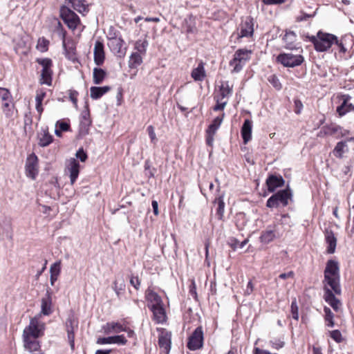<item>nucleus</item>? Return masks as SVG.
<instances>
[{"label": "nucleus", "instance_id": "1", "mask_svg": "<svg viewBox=\"0 0 354 354\" xmlns=\"http://www.w3.org/2000/svg\"><path fill=\"white\" fill-rule=\"evenodd\" d=\"M339 267L337 261L330 259L326 263L324 270V287H330L336 295H340L342 289L340 286Z\"/></svg>", "mask_w": 354, "mask_h": 354}, {"label": "nucleus", "instance_id": "2", "mask_svg": "<svg viewBox=\"0 0 354 354\" xmlns=\"http://www.w3.org/2000/svg\"><path fill=\"white\" fill-rule=\"evenodd\" d=\"M336 39L335 35L322 31H319L317 36L309 37V40L314 44L315 49L318 52H324L328 50Z\"/></svg>", "mask_w": 354, "mask_h": 354}, {"label": "nucleus", "instance_id": "3", "mask_svg": "<svg viewBox=\"0 0 354 354\" xmlns=\"http://www.w3.org/2000/svg\"><path fill=\"white\" fill-rule=\"evenodd\" d=\"M252 51L245 48L238 49L233 59L230 62V66L233 67V73L240 72L246 62L250 60Z\"/></svg>", "mask_w": 354, "mask_h": 354}, {"label": "nucleus", "instance_id": "4", "mask_svg": "<svg viewBox=\"0 0 354 354\" xmlns=\"http://www.w3.org/2000/svg\"><path fill=\"white\" fill-rule=\"evenodd\" d=\"M292 196V191L288 187L280 190L269 198L267 201V207H277L280 205L285 207L288 204Z\"/></svg>", "mask_w": 354, "mask_h": 354}, {"label": "nucleus", "instance_id": "5", "mask_svg": "<svg viewBox=\"0 0 354 354\" xmlns=\"http://www.w3.org/2000/svg\"><path fill=\"white\" fill-rule=\"evenodd\" d=\"M60 17L67 25L68 28L71 30L77 28L80 23L78 15L66 6H62L59 10Z\"/></svg>", "mask_w": 354, "mask_h": 354}, {"label": "nucleus", "instance_id": "6", "mask_svg": "<svg viewBox=\"0 0 354 354\" xmlns=\"http://www.w3.org/2000/svg\"><path fill=\"white\" fill-rule=\"evenodd\" d=\"M277 60L286 67L293 68L300 66L304 62V58L301 55L281 53L277 56Z\"/></svg>", "mask_w": 354, "mask_h": 354}, {"label": "nucleus", "instance_id": "7", "mask_svg": "<svg viewBox=\"0 0 354 354\" xmlns=\"http://www.w3.org/2000/svg\"><path fill=\"white\" fill-rule=\"evenodd\" d=\"M203 330L201 326L197 327L188 338L187 348L190 351H196L203 346Z\"/></svg>", "mask_w": 354, "mask_h": 354}, {"label": "nucleus", "instance_id": "8", "mask_svg": "<svg viewBox=\"0 0 354 354\" xmlns=\"http://www.w3.org/2000/svg\"><path fill=\"white\" fill-rule=\"evenodd\" d=\"M26 174L27 177L35 180L39 173L38 158L34 153L29 155L26 161Z\"/></svg>", "mask_w": 354, "mask_h": 354}, {"label": "nucleus", "instance_id": "9", "mask_svg": "<svg viewBox=\"0 0 354 354\" xmlns=\"http://www.w3.org/2000/svg\"><path fill=\"white\" fill-rule=\"evenodd\" d=\"M43 333L42 330L39 326L38 320L36 318H32L29 325L23 331V338L37 339Z\"/></svg>", "mask_w": 354, "mask_h": 354}, {"label": "nucleus", "instance_id": "10", "mask_svg": "<svg viewBox=\"0 0 354 354\" xmlns=\"http://www.w3.org/2000/svg\"><path fill=\"white\" fill-rule=\"evenodd\" d=\"M253 26V19L251 17H247L245 19H243L237 29V39L252 37L254 32Z\"/></svg>", "mask_w": 354, "mask_h": 354}, {"label": "nucleus", "instance_id": "11", "mask_svg": "<svg viewBox=\"0 0 354 354\" xmlns=\"http://www.w3.org/2000/svg\"><path fill=\"white\" fill-rule=\"evenodd\" d=\"M125 42L122 37H119L116 39H111L108 41V46L110 48V50L118 57L122 58L125 56L126 54V47H123Z\"/></svg>", "mask_w": 354, "mask_h": 354}, {"label": "nucleus", "instance_id": "12", "mask_svg": "<svg viewBox=\"0 0 354 354\" xmlns=\"http://www.w3.org/2000/svg\"><path fill=\"white\" fill-rule=\"evenodd\" d=\"M324 298L326 303H328L335 312H339L341 310L342 303L335 297L336 295L330 287H324Z\"/></svg>", "mask_w": 354, "mask_h": 354}, {"label": "nucleus", "instance_id": "13", "mask_svg": "<svg viewBox=\"0 0 354 354\" xmlns=\"http://www.w3.org/2000/svg\"><path fill=\"white\" fill-rule=\"evenodd\" d=\"M91 122L90 112L88 106H86V110H84L81 113V119L79 126V135L81 137H84L88 134Z\"/></svg>", "mask_w": 354, "mask_h": 354}, {"label": "nucleus", "instance_id": "14", "mask_svg": "<svg viewBox=\"0 0 354 354\" xmlns=\"http://www.w3.org/2000/svg\"><path fill=\"white\" fill-rule=\"evenodd\" d=\"M68 339L72 351L75 349V330H77L78 322L73 317H69L66 321Z\"/></svg>", "mask_w": 354, "mask_h": 354}, {"label": "nucleus", "instance_id": "15", "mask_svg": "<svg viewBox=\"0 0 354 354\" xmlns=\"http://www.w3.org/2000/svg\"><path fill=\"white\" fill-rule=\"evenodd\" d=\"M171 333L166 330H163L158 337V346L165 354H168L171 349Z\"/></svg>", "mask_w": 354, "mask_h": 354}, {"label": "nucleus", "instance_id": "16", "mask_svg": "<svg viewBox=\"0 0 354 354\" xmlns=\"http://www.w3.org/2000/svg\"><path fill=\"white\" fill-rule=\"evenodd\" d=\"M285 180L281 175L271 174L267 178V189L274 192L278 187H283Z\"/></svg>", "mask_w": 354, "mask_h": 354}, {"label": "nucleus", "instance_id": "17", "mask_svg": "<svg viewBox=\"0 0 354 354\" xmlns=\"http://www.w3.org/2000/svg\"><path fill=\"white\" fill-rule=\"evenodd\" d=\"M94 62L97 66L103 64L105 59V54L104 50V44L100 41H96L95 43L94 50Z\"/></svg>", "mask_w": 354, "mask_h": 354}, {"label": "nucleus", "instance_id": "18", "mask_svg": "<svg viewBox=\"0 0 354 354\" xmlns=\"http://www.w3.org/2000/svg\"><path fill=\"white\" fill-rule=\"evenodd\" d=\"M149 308L153 313V319L158 324H162L166 321V313L162 306V304L159 305L149 306Z\"/></svg>", "mask_w": 354, "mask_h": 354}, {"label": "nucleus", "instance_id": "19", "mask_svg": "<svg viewBox=\"0 0 354 354\" xmlns=\"http://www.w3.org/2000/svg\"><path fill=\"white\" fill-rule=\"evenodd\" d=\"M24 347L32 354H43L40 342L37 339L23 338Z\"/></svg>", "mask_w": 354, "mask_h": 354}, {"label": "nucleus", "instance_id": "20", "mask_svg": "<svg viewBox=\"0 0 354 354\" xmlns=\"http://www.w3.org/2000/svg\"><path fill=\"white\" fill-rule=\"evenodd\" d=\"M127 342V340L123 335L110 336L106 337H99L97 339V344H118L120 345H125Z\"/></svg>", "mask_w": 354, "mask_h": 354}, {"label": "nucleus", "instance_id": "21", "mask_svg": "<svg viewBox=\"0 0 354 354\" xmlns=\"http://www.w3.org/2000/svg\"><path fill=\"white\" fill-rule=\"evenodd\" d=\"M342 102L341 105L337 107V113L339 116H343L350 111H354V105L349 103L351 97L348 95H342Z\"/></svg>", "mask_w": 354, "mask_h": 354}, {"label": "nucleus", "instance_id": "22", "mask_svg": "<svg viewBox=\"0 0 354 354\" xmlns=\"http://www.w3.org/2000/svg\"><path fill=\"white\" fill-rule=\"evenodd\" d=\"M80 167V165L77 160H75V158H71L70 160L67 169L69 172V177L71 185H73L75 183L79 176Z\"/></svg>", "mask_w": 354, "mask_h": 354}, {"label": "nucleus", "instance_id": "23", "mask_svg": "<svg viewBox=\"0 0 354 354\" xmlns=\"http://www.w3.org/2000/svg\"><path fill=\"white\" fill-rule=\"evenodd\" d=\"M325 241L328 244L326 251L328 254H333L337 245V238L331 230L326 229L324 232Z\"/></svg>", "mask_w": 354, "mask_h": 354}, {"label": "nucleus", "instance_id": "24", "mask_svg": "<svg viewBox=\"0 0 354 354\" xmlns=\"http://www.w3.org/2000/svg\"><path fill=\"white\" fill-rule=\"evenodd\" d=\"M52 299L51 291L50 288L46 290V294L44 297L41 299V313L44 315H49L52 313Z\"/></svg>", "mask_w": 354, "mask_h": 354}, {"label": "nucleus", "instance_id": "25", "mask_svg": "<svg viewBox=\"0 0 354 354\" xmlns=\"http://www.w3.org/2000/svg\"><path fill=\"white\" fill-rule=\"evenodd\" d=\"M252 122L250 120H245L241 130V137L244 144H247L251 140Z\"/></svg>", "mask_w": 354, "mask_h": 354}, {"label": "nucleus", "instance_id": "26", "mask_svg": "<svg viewBox=\"0 0 354 354\" xmlns=\"http://www.w3.org/2000/svg\"><path fill=\"white\" fill-rule=\"evenodd\" d=\"M111 90L109 86H91L90 88L91 97L93 100H98L102 97L105 93Z\"/></svg>", "mask_w": 354, "mask_h": 354}, {"label": "nucleus", "instance_id": "27", "mask_svg": "<svg viewBox=\"0 0 354 354\" xmlns=\"http://www.w3.org/2000/svg\"><path fill=\"white\" fill-rule=\"evenodd\" d=\"M105 333H118L122 331H125L126 328L119 322H108L103 327Z\"/></svg>", "mask_w": 354, "mask_h": 354}, {"label": "nucleus", "instance_id": "28", "mask_svg": "<svg viewBox=\"0 0 354 354\" xmlns=\"http://www.w3.org/2000/svg\"><path fill=\"white\" fill-rule=\"evenodd\" d=\"M348 151V147L346 141H340L337 143L332 153L336 158H342L344 154Z\"/></svg>", "mask_w": 354, "mask_h": 354}, {"label": "nucleus", "instance_id": "29", "mask_svg": "<svg viewBox=\"0 0 354 354\" xmlns=\"http://www.w3.org/2000/svg\"><path fill=\"white\" fill-rule=\"evenodd\" d=\"M145 298L148 302L153 303L152 305L162 304L161 297L150 288H148L145 291Z\"/></svg>", "mask_w": 354, "mask_h": 354}, {"label": "nucleus", "instance_id": "30", "mask_svg": "<svg viewBox=\"0 0 354 354\" xmlns=\"http://www.w3.org/2000/svg\"><path fill=\"white\" fill-rule=\"evenodd\" d=\"M191 76L195 81H202L203 80L205 77V71L203 62L199 63L198 66L192 70Z\"/></svg>", "mask_w": 354, "mask_h": 354}, {"label": "nucleus", "instance_id": "31", "mask_svg": "<svg viewBox=\"0 0 354 354\" xmlns=\"http://www.w3.org/2000/svg\"><path fill=\"white\" fill-rule=\"evenodd\" d=\"M106 75V71L101 68H94L93 80L95 84H100Z\"/></svg>", "mask_w": 354, "mask_h": 354}, {"label": "nucleus", "instance_id": "32", "mask_svg": "<svg viewBox=\"0 0 354 354\" xmlns=\"http://www.w3.org/2000/svg\"><path fill=\"white\" fill-rule=\"evenodd\" d=\"M270 345L275 350H279L283 348L285 346L284 335H280L278 337H271Z\"/></svg>", "mask_w": 354, "mask_h": 354}, {"label": "nucleus", "instance_id": "33", "mask_svg": "<svg viewBox=\"0 0 354 354\" xmlns=\"http://www.w3.org/2000/svg\"><path fill=\"white\" fill-rule=\"evenodd\" d=\"M142 63V57L139 53H133L129 60V67L130 68H137Z\"/></svg>", "mask_w": 354, "mask_h": 354}, {"label": "nucleus", "instance_id": "34", "mask_svg": "<svg viewBox=\"0 0 354 354\" xmlns=\"http://www.w3.org/2000/svg\"><path fill=\"white\" fill-rule=\"evenodd\" d=\"M223 194L220 195L218 197L216 198L214 201V203L218 205L216 209V215L218 216V218L219 220H223L225 210V203L223 201Z\"/></svg>", "mask_w": 354, "mask_h": 354}, {"label": "nucleus", "instance_id": "35", "mask_svg": "<svg viewBox=\"0 0 354 354\" xmlns=\"http://www.w3.org/2000/svg\"><path fill=\"white\" fill-rule=\"evenodd\" d=\"M283 39L286 43V48L288 49H293L295 48L294 43L296 40V35L292 31L286 32L284 35Z\"/></svg>", "mask_w": 354, "mask_h": 354}, {"label": "nucleus", "instance_id": "36", "mask_svg": "<svg viewBox=\"0 0 354 354\" xmlns=\"http://www.w3.org/2000/svg\"><path fill=\"white\" fill-rule=\"evenodd\" d=\"M53 71L51 68L41 70L40 83L50 86L52 84Z\"/></svg>", "mask_w": 354, "mask_h": 354}, {"label": "nucleus", "instance_id": "37", "mask_svg": "<svg viewBox=\"0 0 354 354\" xmlns=\"http://www.w3.org/2000/svg\"><path fill=\"white\" fill-rule=\"evenodd\" d=\"M223 115L224 114H223L221 117L218 116L215 118L213 120L212 122L208 126L206 130V133L215 134L222 123Z\"/></svg>", "mask_w": 354, "mask_h": 354}, {"label": "nucleus", "instance_id": "38", "mask_svg": "<svg viewBox=\"0 0 354 354\" xmlns=\"http://www.w3.org/2000/svg\"><path fill=\"white\" fill-rule=\"evenodd\" d=\"M248 223L246 214L243 212H239L235 216V224L239 230H242Z\"/></svg>", "mask_w": 354, "mask_h": 354}, {"label": "nucleus", "instance_id": "39", "mask_svg": "<svg viewBox=\"0 0 354 354\" xmlns=\"http://www.w3.org/2000/svg\"><path fill=\"white\" fill-rule=\"evenodd\" d=\"M144 168L145 174L148 178L155 177V174L156 173L157 169L156 168L152 167L151 162L149 159H147L145 161Z\"/></svg>", "mask_w": 354, "mask_h": 354}, {"label": "nucleus", "instance_id": "40", "mask_svg": "<svg viewBox=\"0 0 354 354\" xmlns=\"http://www.w3.org/2000/svg\"><path fill=\"white\" fill-rule=\"evenodd\" d=\"M46 96V92L40 91L37 92V95L35 97L36 101V110L39 113V115H41L44 109L42 107V101Z\"/></svg>", "mask_w": 354, "mask_h": 354}, {"label": "nucleus", "instance_id": "41", "mask_svg": "<svg viewBox=\"0 0 354 354\" xmlns=\"http://www.w3.org/2000/svg\"><path fill=\"white\" fill-rule=\"evenodd\" d=\"M248 242V239L240 241L236 238H230L228 243L233 250H236L238 248L242 249Z\"/></svg>", "mask_w": 354, "mask_h": 354}, {"label": "nucleus", "instance_id": "42", "mask_svg": "<svg viewBox=\"0 0 354 354\" xmlns=\"http://www.w3.org/2000/svg\"><path fill=\"white\" fill-rule=\"evenodd\" d=\"M72 8L77 12L82 13L83 12H88V8L85 5L84 0H76L71 5Z\"/></svg>", "mask_w": 354, "mask_h": 354}, {"label": "nucleus", "instance_id": "43", "mask_svg": "<svg viewBox=\"0 0 354 354\" xmlns=\"http://www.w3.org/2000/svg\"><path fill=\"white\" fill-rule=\"evenodd\" d=\"M53 140V136L48 132H44L39 138V145L41 147H46L49 145Z\"/></svg>", "mask_w": 354, "mask_h": 354}, {"label": "nucleus", "instance_id": "44", "mask_svg": "<svg viewBox=\"0 0 354 354\" xmlns=\"http://www.w3.org/2000/svg\"><path fill=\"white\" fill-rule=\"evenodd\" d=\"M339 130H341V127L336 124L327 125L322 128V131L325 135H334L337 133Z\"/></svg>", "mask_w": 354, "mask_h": 354}, {"label": "nucleus", "instance_id": "45", "mask_svg": "<svg viewBox=\"0 0 354 354\" xmlns=\"http://www.w3.org/2000/svg\"><path fill=\"white\" fill-rule=\"evenodd\" d=\"M324 313H325V320L328 322L327 326L329 327H333L335 326V323L333 321V313L330 310V309L328 307H324Z\"/></svg>", "mask_w": 354, "mask_h": 354}, {"label": "nucleus", "instance_id": "46", "mask_svg": "<svg viewBox=\"0 0 354 354\" xmlns=\"http://www.w3.org/2000/svg\"><path fill=\"white\" fill-rule=\"evenodd\" d=\"M37 62L42 66V70L51 68L53 62L50 58H38Z\"/></svg>", "mask_w": 354, "mask_h": 354}, {"label": "nucleus", "instance_id": "47", "mask_svg": "<svg viewBox=\"0 0 354 354\" xmlns=\"http://www.w3.org/2000/svg\"><path fill=\"white\" fill-rule=\"evenodd\" d=\"M220 92L222 98L228 96L232 92V88L230 87L228 82H225L220 87Z\"/></svg>", "mask_w": 354, "mask_h": 354}, {"label": "nucleus", "instance_id": "48", "mask_svg": "<svg viewBox=\"0 0 354 354\" xmlns=\"http://www.w3.org/2000/svg\"><path fill=\"white\" fill-rule=\"evenodd\" d=\"M148 46V41L147 40L144 41H138L136 43L135 48L138 51V53H145L146 49Z\"/></svg>", "mask_w": 354, "mask_h": 354}, {"label": "nucleus", "instance_id": "49", "mask_svg": "<svg viewBox=\"0 0 354 354\" xmlns=\"http://www.w3.org/2000/svg\"><path fill=\"white\" fill-rule=\"evenodd\" d=\"M119 37H121L120 32L118 31L113 26H111L106 35L108 41L111 39H116Z\"/></svg>", "mask_w": 354, "mask_h": 354}, {"label": "nucleus", "instance_id": "50", "mask_svg": "<svg viewBox=\"0 0 354 354\" xmlns=\"http://www.w3.org/2000/svg\"><path fill=\"white\" fill-rule=\"evenodd\" d=\"M268 81L276 90L279 91L281 89L282 85L279 78L276 75H273L270 76L268 79Z\"/></svg>", "mask_w": 354, "mask_h": 354}, {"label": "nucleus", "instance_id": "51", "mask_svg": "<svg viewBox=\"0 0 354 354\" xmlns=\"http://www.w3.org/2000/svg\"><path fill=\"white\" fill-rule=\"evenodd\" d=\"M330 336L337 343H341L343 341L342 333L339 330L330 331Z\"/></svg>", "mask_w": 354, "mask_h": 354}, {"label": "nucleus", "instance_id": "52", "mask_svg": "<svg viewBox=\"0 0 354 354\" xmlns=\"http://www.w3.org/2000/svg\"><path fill=\"white\" fill-rule=\"evenodd\" d=\"M49 45V41L44 37L39 38L38 40L37 48L41 51H46Z\"/></svg>", "mask_w": 354, "mask_h": 354}, {"label": "nucleus", "instance_id": "53", "mask_svg": "<svg viewBox=\"0 0 354 354\" xmlns=\"http://www.w3.org/2000/svg\"><path fill=\"white\" fill-rule=\"evenodd\" d=\"M56 127L59 128L62 131H68L71 129L70 124L64 120H58L56 122Z\"/></svg>", "mask_w": 354, "mask_h": 354}, {"label": "nucleus", "instance_id": "54", "mask_svg": "<svg viewBox=\"0 0 354 354\" xmlns=\"http://www.w3.org/2000/svg\"><path fill=\"white\" fill-rule=\"evenodd\" d=\"M291 315H292V317L294 319H295V320L299 319L298 306H297V301L295 299L294 301H292L291 303Z\"/></svg>", "mask_w": 354, "mask_h": 354}, {"label": "nucleus", "instance_id": "55", "mask_svg": "<svg viewBox=\"0 0 354 354\" xmlns=\"http://www.w3.org/2000/svg\"><path fill=\"white\" fill-rule=\"evenodd\" d=\"M3 112L7 118H10L12 115L13 111L9 102H6L2 106Z\"/></svg>", "mask_w": 354, "mask_h": 354}, {"label": "nucleus", "instance_id": "56", "mask_svg": "<svg viewBox=\"0 0 354 354\" xmlns=\"http://www.w3.org/2000/svg\"><path fill=\"white\" fill-rule=\"evenodd\" d=\"M60 261H56L50 268V274L59 276L60 273Z\"/></svg>", "mask_w": 354, "mask_h": 354}, {"label": "nucleus", "instance_id": "57", "mask_svg": "<svg viewBox=\"0 0 354 354\" xmlns=\"http://www.w3.org/2000/svg\"><path fill=\"white\" fill-rule=\"evenodd\" d=\"M75 156L81 162H85L88 158L87 153L84 151L83 148H80L76 152Z\"/></svg>", "mask_w": 354, "mask_h": 354}, {"label": "nucleus", "instance_id": "58", "mask_svg": "<svg viewBox=\"0 0 354 354\" xmlns=\"http://www.w3.org/2000/svg\"><path fill=\"white\" fill-rule=\"evenodd\" d=\"M10 97V93L8 88L0 87V97L3 101L8 100Z\"/></svg>", "mask_w": 354, "mask_h": 354}, {"label": "nucleus", "instance_id": "59", "mask_svg": "<svg viewBox=\"0 0 354 354\" xmlns=\"http://www.w3.org/2000/svg\"><path fill=\"white\" fill-rule=\"evenodd\" d=\"M140 280L139 279L138 276H131L130 277V284L136 289L138 290L140 286Z\"/></svg>", "mask_w": 354, "mask_h": 354}, {"label": "nucleus", "instance_id": "60", "mask_svg": "<svg viewBox=\"0 0 354 354\" xmlns=\"http://www.w3.org/2000/svg\"><path fill=\"white\" fill-rule=\"evenodd\" d=\"M147 132H148V134L151 139V142H153V144H156L157 142V138H156V133H155L153 127L151 125L147 127Z\"/></svg>", "mask_w": 354, "mask_h": 354}, {"label": "nucleus", "instance_id": "61", "mask_svg": "<svg viewBox=\"0 0 354 354\" xmlns=\"http://www.w3.org/2000/svg\"><path fill=\"white\" fill-rule=\"evenodd\" d=\"M78 92L75 90H69V98L75 106H77Z\"/></svg>", "mask_w": 354, "mask_h": 354}, {"label": "nucleus", "instance_id": "62", "mask_svg": "<svg viewBox=\"0 0 354 354\" xmlns=\"http://www.w3.org/2000/svg\"><path fill=\"white\" fill-rule=\"evenodd\" d=\"M295 103V109L294 111L296 114H300L301 112V110L303 109V104L301 102V100L296 99L294 101Z\"/></svg>", "mask_w": 354, "mask_h": 354}, {"label": "nucleus", "instance_id": "63", "mask_svg": "<svg viewBox=\"0 0 354 354\" xmlns=\"http://www.w3.org/2000/svg\"><path fill=\"white\" fill-rule=\"evenodd\" d=\"M113 288L115 293L117 294V295L119 296L120 292L124 290V283H120V286H118L117 281H115L113 282Z\"/></svg>", "mask_w": 354, "mask_h": 354}, {"label": "nucleus", "instance_id": "64", "mask_svg": "<svg viewBox=\"0 0 354 354\" xmlns=\"http://www.w3.org/2000/svg\"><path fill=\"white\" fill-rule=\"evenodd\" d=\"M215 134H212L210 133H206V144L208 146H212L214 142V136Z\"/></svg>", "mask_w": 354, "mask_h": 354}]
</instances>
